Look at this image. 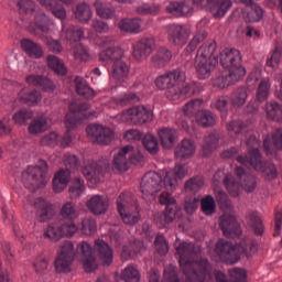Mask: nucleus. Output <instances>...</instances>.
<instances>
[{
  "mask_svg": "<svg viewBox=\"0 0 282 282\" xmlns=\"http://www.w3.org/2000/svg\"><path fill=\"white\" fill-rule=\"evenodd\" d=\"M265 11H263V8L259 4L251 6V9L246 13L245 20L248 23H259L261 19H263V14Z\"/></svg>",
  "mask_w": 282,
  "mask_h": 282,
  "instance_id": "obj_51",
  "label": "nucleus"
},
{
  "mask_svg": "<svg viewBox=\"0 0 282 282\" xmlns=\"http://www.w3.org/2000/svg\"><path fill=\"white\" fill-rule=\"evenodd\" d=\"M25 80L28 85L40 87V89H43V91H54V89H56L54 82L43 75H28Z\"/></svg>",
  "mask_w": 282,
  "mask_h": 282,
  "instance_id": "obj_24",
  "label": "nucleus"
},
{
  "mask_svg": "<svg viewBox=\"0 0 282 282\" xmlns=\"http://www.w3.org/2000/svg\"><path fill=\"white\" fill-rule=\"evenodd\" d=\"M219 228L223 230V235L228 239L241 235V227L239 223H237V218L232 215H223L220 217Z\"/></svg>",
  "mask_w": 282,
  "mask_h": 282,
  "instance_id": "obj_19",
  "label": "nucleus"
},
{
  "mask_svg": "<svg viewBox=\"0 0 282 282\" xmlns=\"http://www.w3.org/2000/svg\"><path fill=\"white\" fill-rule=\"evenodd\" d=\"M167 40L175 47H184L188 41V30L181 24L167 25Z\"/></svg>",
  "mask_w": 282,
  "mask_h": 282,
  "instance_id": "obj_16",
  "label": "nucleus"
},
{
  "mask_svg": "<svg viewBox=\"0 0 282 282\" xmlns=\"http://www.w3.org/2000/svg\"><path fill=\"white\" fill-rule=\"evenodd\" d=\"M70 180L72 173L68 170H59L53 177V191L55 193H63Z\"/></svg>",
  "mask_w": 282,
  "mask_h": 282,
  "instance_id": "obj_27",
  "label": "nucleus"
},
{
  "mask_svg": "<svg viewBox=\"0 0 282 282\" xmlns=\"http://www.w3.org/2000/svg\"><path fill=\"white\" fill-rule=\"evenodd\" d=\"M140 188L145 202H151L155 194L162 191V175L156 172H148L141 180Z\"/></svg>",
  "mask_w": 282,
  "mask_h": 282,
  "instance_id": "obj_9",
  "label": "nucleus"
},
{
  "mask_svg": "<svg viewBox=\"0 0 282 282\" xmlns=\"http://www.w3.org/2000/svg\"><path fill=\"white\" fill-rule=\"evenodd\" d=\"M94 250L97 252L102 265H110L113 263V249L105 240H95Z\"/></svg>",
  "mask_w": 282,
  "mask_h": 282,
  "instance_id": "obj_20",
  "label": "nucleus"
},
{
  "mask_svg": "<svg viewBox=\"0 0 282 282\" xmlns=\"http://www.w3.org/2000/svg\"><path fill=\"white\" fill-rule=\"evenodd\" d=\"M86 206L93 215H105L109 210V198L102 195H94L87 200Z\"/></svg>",
  "mask_w": 282,
  "mask_h": 282,
  "instance_id": "obj_21",
  "label": "nucleus"
},
{
  "mask_svg": "<svg viewBox=\"0 0 282 282\" xmlns=\"http://www.w3.org/2000/svg\"><path fill=\"white\" fill-rule=\"evenodd\" d=\"M94 6L100 19H113L116 11L111 7H107V4L102 3L99 0L95 1Z\"/></svg>",
  "mask_w": 282,
  "mask_h": 282,
  "instance_id": "obj_55",
  "label": "nucleus"
},
{
  "mask_svg": "<svg viewBox=\"0 0 282 282\" xmlns=\"http://www.w3.org/2000/svg\"><path fill=\"white\" fill-rule=\"evenodd\" d=\"M217 65H219L218 58H200L195 57L194 67L199 80H206V78H210L215 69H217Z\"/></svg>",
  "mask_w": 282,
  "mask_h": 282,
  "instance_id": "obj_14",
  "label": "nucleus"
},
{
  "mask_svg": "<svg viewBox=\"0 0 282 282\" xmlns=\"http://www.w3.org/2000/svg\"><path fill=\"white\" fill-rule=\"evenodd\" d=\"M173 58V53L167 47L161 46L158 52L151 57V63L154 67L161 69V67H166Z\"/></svg>",
  "mask_w": 282,
  "mask_h": 282,
  "instance_id": "obj_28",
  "label": "nucleus"
},
{
  "mask_svg": "<svg viewBox=\"0 0 282 282\" xmlns=\"http://www.w3.org/2000/svg\"><path fill=\"white\" fill-rule=\"evenodd\" d=\"M40 3L47 8V10H51L56 19H65V17H67L65 8L56 3V0H40Z\"/></svg>",
  "mask_w": 282,
  "mask_h": 282,
  "instance_id": "obj_44",
  "label": "nucleus"
},
{
  "mask_svg": "<svg viewBox=\"0 0 282 282\" xmlns=\"http://www.w3.org/2000/svg\"><path fill=\"white\" fill-rule=\"evenodd\" d=\"M246 220L247 226H249V228L253 230L257 237H263V234L265 232V226H263V220L261 219V216L252 212L246 216Z\"/></svg>",
  "mask_w": 282,
  "mask_h": 282,
  "instance_id": "obj_31",
  "label": "nucleus"
},
{
  "mask_svg": "<svg viewBox=\"0 0 282 282\" xmlns=\"http://www.w3.org/2000/svg\"><path fill=\"white\" fill-rule=\"evenodd\" d=\"M18 98L20 102L29 105V107H34L35 105H39V101L41 100V93L37 90L22 89L19 93Z\"/></svg>",
  "mask_w": 282,
  "mask_h": 282,
  "instance_id": "obj_38",
  "label": "nucleus"
},
{
  "mask_svg": "<svg viewBox=\"0 0 282 282\" xmlns=\"http://www.w3.org/2000/svg\"><path fill=\"white\" fill-rule=\"evenodd\" d=\"M118 28L121 32H128V34H140L142 32V19H122L118 23Z\"/></svg>",
  "mask_w": 282,
  "mask_h": 282,
  "instance_id": "obj_30",
  "label": "nucleus"
},
{
  "mask_svg": "<svg viewBox=\"0 0 282 282\" xmlns=\"http://www.w3.org/2000/svg\"><path fill=\"white\" fill-rule=\"evenodd\" d=\"M62 219H67L68 221H74L78 214H76V206L72 202L65 203L59 212Z\"/></svg>",
  "mask_w": 282,
  "mask_h": 282,
  "instance_id": "obj_58",
  "label": "nucleus"
},
{
  "mask_svg": "<svg viewBox=\"0 0 282 282\" xmlns=\"http://www.w3.org/2000/svg\"><path fill=\"white\" fill-rule=\"evenodd\" d=\"M73 56L75 61L87 63V61L90 58L89 50H87V47H85L82 43H78L73 47Z\"/></svg>",
  "mask_w": 282,
  "mask_h": 282,
  "instance_id": "obj_59",
  "label": "nucleus"
},
{
  "mask_svg": "<svg viewBox=\"0 0 282 282\" xmlns=\"http://www.w3.org/2000/svg\"><path fill=\"white\" fill-rule=\"evenodd\" d=\"M241 52L236 48H225L220 53V65L225 69H229L230 76L235 80H241L246 76V68L241 66Z\"/></svg>",
  "mask_w": 282,
  "mask_h": 282,
  "instance_id": "obj_6",
  "label": "nucleus"
},
{
  "mask_svg": "<svg viewBox=\"0 0 282 282\" xmlns=\"http://www.w3.org/2000/svg\"><path fill=\"white\" fill-rule=\"evenodd\" d=\"M184 80H186V73L182 68H175L158 76L154 84L158 89H166L167 98L172 100L173 96H177L175 90L177 85L184 83Z\"/></svg>",
  "mask_w": 282,
  "mask_h": 282,
  "instance_id": "obj_5",
  "label": "nucleus"
},
{
  "mask_svg": "<svg viewBox=\"0 0 282 282\" xmlns=\"http://www.w3.org/2000/svg\"><path fill=\"white\" fill-rule=\"evenodd\" d=\"M47 171H50V166L47 165V161L43 159L37 161L36 166H29L25 173L26 186H29L31 191L45 188V184H47V180H45Z\"/></svg>",
  "mask_w": 282,
  "mask_h": 282,
  "instance_id": "obj_7",
  "label": "nucleus"
},
{
  "mask_svg": "<svg viewBox=\"0 0 282 282\" xmlns=\"http://www.w3.org/2000/svg\"><path fill=\"white\" fill-rule=\"evenodd\" d=\"M200 208L204 215H213L217 208L215 204V198L210 195L200 199Z\"/></svg>",
  "mask_w": 282,
  "mask_h": 282,
  "instance_id": "obj_61",
  "label": "nucleus"
},
{
  "mask_svg": "<svg viewBox=\"0 0 282 282\" xmlns=\"http://www.w3.org/2000/svg\"><path fill=\"white\" fill-rule=\"evenodd\" d=\"M230 281L226 280V274L221 271L215 272L216 282H243L247 279L246 271L242 269L229 270Z\"/></svg>",
  "mask_w": 282,
  "mask_h": 282,
  "instance_id": "obj_33",
  "label": "nucleus"
},
{
  "mask_svg": "<svg viewBox=\"0 0 282 282\" xmlns=\"http://www.w3.org/2000/svg\"><path fill=\"white\" fill-rule=\"evenodd\" d=\"M102 166L98 165L96 162H93L89 165L84 166L82 173L90 182H98V180H100V175H102Z\"/></svg>",
  "mask_w": 282,
  "mask_h": 282,
  "instance_id": "obj_41",
  "label": "nucleus"
},
{
  "mask_svg": "<svg viewBox=\"0 0 282 282\" xmlns=\"http://www.w3.org/2000/svg\"><path fill=\"white\" fill-rule=\"evenodd\" d=\"M247 147H252L253 149L249 150L246 156H237V162L239 164H243L245 166H252L254 171L262 173V176L267 182H272V180H276L279 177V171L276 170V165L272 162H263V158L261 156V152L259 151V140L257 137L250 135L247 140Z\"/></svg>",
  "mask_w": 282,
  "mask_h": 282,
  "instance_id": "obj_2",
  "label": "nucleus"
},
{
  "mask_svg": "<svg viewBox=\"0 0 282 282\" xmlns=\"http://www.w3.org/2000/svg\"><path fill=\"white\" fill-rule=\"evenodd\" d=\"M64 231L63 225L50 224L46 230L44 231V239H50L51 241H59L63 239Z\"/></svg>",
  "mask_w": 282,
  "mask_h": 282,
  "instance_id": "obj_45",
  "label": "nucleus"
},
{
  "mask_svg": "<svg viewBox=\"0 0 282 282\" xmlns=\"http://www.w3.org/2000/svg\"><path fill=\"white\" fill-rule=\"evenodd\" d=\"M129 72H131V66L121 57L112 64L110 76L113 80H117V83H124L129 76Z\"/></svg>",
  "mask_w": 282,
  "mask_h": 282,
  "instance_id": "obj_23",
  "label": "nucleus"
},
{
  "mask_svg": "<svg viewBox=\"0 0 282 282\" xmlns=\"http://www.w3.org/2000/svg\"><path fill=\"white\" fill-rule=\"evenodd\" d=\"M74 83L78 96H83V98H87L88 100H91V98H96V91L89 86L87 79L83 77H76Z\"/></svg>",
  "mask_w": 282,
  "mask_h": 282,
  "instance_id": "obj_34",
  "label": "nucleus"
},
{
  "mask_svg": "<svg viewBox=\"0 0 282 282\" xmlns=\"http://www.w3.org/2000/svg\"><path fill=\"white\" fill-rule=\"evenodd\" d=\"M196 150L197 148L193 140L184 139L175 149V158L178 160H188V158H193V155H195Z\"/></svg>",
  "mask_w": 282,
  "mask_h": 282,
  "instance_id": "obj_25",
  "label": "nucleus"
},
{
  "mask_svg": "<svg viewBox=\"0 0 282 282\" xmlns=\"http://www.w3.org/2000/svg\"><path fill=\"white\" fill-rule=\"evenodd\" d=\"M100 63L109 65V63H117L120 58H124V51L120 47H109L101 51L99 54Z\"/></svg>",
  "mask_w": 282,
  "mask_h": 282,
  "instance_id": "obj_26",
  "label": "nucleus"
},
{
  "mask_svg": "<svg viewBox=\"0 0 282 282\" xmlns=\"http://www.w3.org/2000/svg\"><path fill=\"white\" fill-rule=\"evenodd\" d=\"M249 247L254 248V245H248L246 241H242L235 246L232 242L221 238L216 242L215 252L224 263L235 265V263H239L241 260V254L250 257V253H248Z\"/></svg>",
  "mask_w": 282,
  "mask_h": 282,
  "instance_id": "obj_3",
  "label": "nucleus"
},
{
  "mask_svg": "<svg viewBox=\"0 0 282 282\" xmlns=\"http://www.w3.org/2000/svg\"><path fill=\"white\" fill-rule=\"evenodd\" d=\"M224 185L231 197H239V194L241 193V181L232 177L231 175H226L224 178Z\"/></svg>",
  "mask_w": 282,
  "mask_h": 282,
  "instance_id": "obj_46",
  "label": "nucleus"
},
{
  "mask_svg": "<svg viewBox=\"0 0 282 282\" xmlns=\"http://www.w3.org/2000/svg\"><path fill=\"white\" fill-rule=\"evenodd\" d=\"M186 177V166L184 164H177L173 169V171H170L165 174L164 177V185L167 191L175 189V186H177V180H184Z\"/></svg>",
  "mask_w": 282,
  "mask_h": 282,
  "instance_id": "obj_22",
  "label": "nucleus"
},
{
  "mask_svg": "<svg viewBox=\"0 0 282 282\" xmlns=\"http://www.w3.org/2000/svg\"><path fill=\"white\" fill-rule=\"evenodd\" d=\"M202 105H204L203 99H192L189 102L185 104L183 111L188 118H193V116L197 118V115L202 112Z\"/></svg>",
  "mask_w": 282,
  "mask_h": 282,
  "instance_id": "obj_50",
  "label": "nucleus"
},
{
  "mask_svg": "<svg viewBox=\"0 0 282 282\" xmlns=\"http://www.w3.org/2000/svg\"><path fill=\"white\" fill-rule=\"evenodd\" d=\"M129 151H133V147L126 145L115 155L113 164L118 171H129V162L127 161Z\"/></svg>",
  "mask_w": 282,
  "mask_h": 282,
  "instance_id": "obj_40",
  "label": "nucleus"
},
{
  "mask_svg": "<svg viewBox=\"0 0 282 282\" xmlns=\"http://www.w3.org/2000/svg\"><path fill=\"white\" fill-rule=\"evenodd\" d=\"M77 250L80 252L85 272H95L98 269V264H96V257H94V248H91V245L87 241H82Z\"/></svg>",
  "mask_w": 282,
  "mask_h": 282,
  "instance_id": "obj_17",
  "label": "nucleus"
},
{
  "mask_svg": "<svg viewBox=\"0 0 282 282\" xmlns=\"http://www.w3.org/2000/svg\"><path fill=\"white\" fill-rule=\"evenodd\" d=\"M219 147V134L210 133L204 138L202 151L203 156L208 158L213 155V151Z\"/></svg>",
  "mask_w": 282,
  "mask_h": 282,
  "instance_id": "obj_36",
  "label": "nucleus"
},
{
  "mask_svg": "<svg viewBox=\"0 0 282 282\" xmlns=\"http://www.w3.org/2000/svg\"><path fill=\"white\" fill-rule=\"evenodd\" d=\"M142 142H143L144 149H147L149 153H151L152 155H155V153H158L159 151L158 139L153 137V134H145Z\"/></svg>",
  "mask_w": 282,
  "mask_h": 282,
  "instance_id": "obj_63",
  "label": "nucleus"
},
{
  "mask_svg": "<svg viewBox=\"0 0 282 282\" xmlns=\"http://www.w3.org/2000/svg\"><path fill=\"white\" fill-rule=\"evenodd\" d=\"M239 79H235L234 76L230 75V72L227 74L219 75L214 80V85L219 87L220 89H225V87H230V85L237 83Z\"/></svg>",
  "mask_w": 282,
  "mask_h": 282,
  "instance_id": "obj_62",
  "label": "nucleus"
},
{
  "mask_svg": "<svg viewBox=\"0 0 282 282\" xmlns=\"http://www.w3.org/2000/svg\"><path fill=\"white\" fill-rule=\"evenodd\" d=\"M34 118V112L28 109H21L13 115V121L15 124H28V120H32Z\"/></svg>",
  "mask_w": 282,
  "mask_h": 282,
  "instance_id": "obj_60",
  "label": "nucleus"
},
{
  "mask_svg": "<svg viewBox=\"0 0 282 282\" xmlns=\"http://www.w3.org/2000/svg\"><path fill=\"white\" fill-rule=\"evenodd\" d=\"M35 208V218L40 221V224H45L54 218L56 215V209H54V205L43 197H39L34 202Z\"/></svg>",
  "mask_w": 282,
  "mask_h": 282,
  "instance_id": "obj_15",
  "label": "nucleus"
},
{
  "mask_svg": "<svg viewBox=\"0 0 282 282\" xmlns=\"http://www.w3.org/2000/svg\"><path fill=\"white\" fill-rule=\"evenodd\" d=\"M196 122L199 127L208 129V127L217 124V116L210 110H200V112L196 113Z\"/></svg>",
  "mask_w": 282,
  "mask_h": 282,
  "instance_id": "obj_37",
  "label": "nucleus"
},
{
  "mask_svg": "<svg viewBox=\"0 0 282 282\" xmlns=\"http://www.w3.org/2000/svg\"><path fill=\"white\" fill-rule=\"evenodd\" d=\"M231 105L235 109H241L248 100V88L240 86L231 93Z\"/></svg>",
  "mask_w": 282,
  "mask_h": 282,
  "instance_id": "obj_39",
  "label": "nucleus"
},
{
  "mask_svg": "<svg viewBox=\"0 0 282 282\" xmlns=\"http://www.w3.org/2000/svg\"><path fill=\"white\" fill-rule=\"evenodd\" d=\"M21 48L32 58H43V47L41 44L35 43L32 40H22Z\"/></svg>",
  "mask_w": 282,
  "mask_h": 282,
  "instance_id": "obj_35",
  "label": "nucleus"
},
{
  "mask_svg": "<svg viewBox=\"0 0 282 282\" xmlns=\"http://www.w3.org/2000/svg\"><path fill=\"white\" fill-rule=\"evenodd\" d=\"M121 279L124 282H140V271L133 264H129L122 271Z\"/></svg>",
  "mask_w": 282,
  "mask_h": 282,
  "instance_id": "obj_56",
  "label": "nucleus"
},
{
  "mask_svg": "<svg viewBox=\"0 0 282 282\" xmlns=\"http://www.w3.org/2000/svg\"><path fill=\"white\" fill-rule=\"evenodd\" d=\"M93 14L94 13L91 12V7L85 2L77 4L75 9V18L80 23H89V21H91Z\"/></svg>",
  "mask_w": 282,
  "mask_h": 282,
  "instance_id": "obj_43",
  "label": "nucleus"
},
{
  "mask_svg": "<svg viewBox=\"0 0 282 282\" xmlns=\"http://www.w3.org/2000/svg\"><path fill=\"white\" fill-rule=\"evenodd\" d=\"M47 131V118L44 116L35 118L29 126V133L31 135H36Z\"/></svg>",
  "mask_w": 282,
  "mask_h": 282,
  "instance_id": "obj_48",
  "label": "nucleus"
},
{
  "mask_svg": "<svg viewBox=\"0 0 282 282\" xmlns=\"http://www.w3.org/2000/svg\"><path fill=\"white\" fill-rule=\"evenodd\" d=\"M129 204V194L121 193L117 198L118 213L127 226H135L140 221V212H127L126 206Z\"/></svg>",
  "mask_w": 282,
  "mask_h": 282,
  "instance_id": "obj_12",
  "label": "nucleus"
},
{
  "mask_svg": "<svg viewBox=\"0 0 282 282\" xmlns=\"http://www.w3.org/2000/svg\"><path fill=\"white\" fill-rule=\"evenodd\" d=\"M159 138L163 149H173L175 144V130L165 128L159 131Z\"/></svg>",
  "mask_w": 282,
  "mask_h": 282,
  "instance_id": "obj_47",
  "label": "nucleus"
},
{
  "mask_svg": "<svg viewBox=\"0 0 282 282\" xmlns=\"http://www.w3.org/2000/svg\"><path fill=\"white\" fill-rule=\"evenodd\" d=\"M265 113L270 120L282 122V106L276 101L267 102Z\"/></svg>",
  "mask_w": 282,
  "mask_h": 282,
  "instance_id": "obj_42",
  "label": "nucleus"
},
{
  "mask_svg": "<svg viewBox=\"0 0 282 282\" xmlns=\"http://www.w3.org/2000/svg\"><path fill=\"white\" fill-rule=\"evenodd\" d=\"M195 84H186L183 88H180L178 84H176V96H172V100H180V98H191V96H195Z\"/></svg>",
  "mask_w": 282,
  "mask_h": 282,
  "instance_id": "obj_53",
  "label": "nucleus"
},
{
  "mask_svg": "<svg viewBox=\"0 0 282 282\" xmlns=\"http://www.w3.org/2000/svg\"><path fill=\"white\" fill-rule=\"evenodd\" d=\"M166 10L170 14L175 17H187V14L193 13V3L191 1L184 2H172L166 7Z\"/></svg>",
  "mask_w": 282,
  "mask_h": 282,
  "instance_id": "obj_29",
  "label": "nucleus"
},
{
  "mask_svg": "<svg viewBox=\"0 0 282 282\" xmlns=\"http://www.w3.org/2000/svg\"><path fill=\"white\" fill-rule=\"evenodd\" d=\"M35 25L41 32H50V18L43 12H37L35 15Z\"/></svg>",
  "mask_w": 282,
  "mask_h": 282,
  "instance_id": "obj_64",
  "label": "nucleus"
},
{
  "mask_svg": "<svg viewBox=\"0 0 282 282\" xmlns=\"http://www.w3.org/2000/svg\"><path fill=\"white\" fill-rule=\"evenodd\" d=\"M206 39H208V32L198 31L193 36V39L189 41V43L187 44V46L185 48L187 54H193V52H195V50H197V46L199 45V43H204V41H206Z\"/></svg>",
  "mask_w": 282,
  "mask_h": 282,
  "instance_id": "obj_52",
  "label": "nucleus"
},
{
  "mask_svg": "<svg viewBox=\"0 0 282 282\" xmlns=\"http://www.w3.org/2000/svg\"><path fill=\"white\" fill-rule=\"evenodd\" d=\"M82 232L86 235V237H91V235H96V230H98V225L96 224V219L91 217H86L82 220Z\"/></svg>",
  "mask_w": 282,
  "mask_h": 282,
  "instance_id": "obj_57",
  "label": "nucleus"
},
{
  "mask_svg": "<svg viewBox=\"0 0 282 282\" xmlns=\"http://www.w3.org/2000/svg\"><path fill=\"white\" fill-rule=\"evenodd\" d=\"M155 50V39L154 37H142L135 44H133L132 56L139 63L147 61L148 57L153 54Z\"/></svg>",
  "mask_w": 282,
  "mask_h": 282,
  "instance_id": "obj_13",
  "label": "nucleus"
},
{
  "mask_svg": "<svg viewBox=\"0 0 282 282\" xmlns=\"http://www.w3.org/2000/svg\"><path fill=\"white\" fill-rule=\"evenodd\" d=\"M68 109L70 112L67 113L65 118V127L67 131L61 141V147L63 149H67V147L72 144V133H69V131L76 129L78 124H82L83 121L86 120L87 115H85V111L89 109V104L70 102Z\"/></svg>",
  "mask_w": 282,
  "mask_h": 282,
  "instance_id": "obj_4",
  "label": "nucleus"
},
{
  "mask_svg": "<svg viewBox=\"0 0 282 282\" xmlns=\"http://www.w3.org/2000/svg\"><path fill=\"white\" fill-rule=\"evenodd\" d=\"M86 133L91 142L97 144L107 145L111 144L115 134L110 128L102 127L100 124H90L86 128Z\"/></svg>",
  "mask_w": 282,
  "mask_h": 282,
  "instance_id": "obj_11",
  "label": "nucleus"
},
{
  "mask_svg": "<svg viewBox=\"0 0 282 282\" xmlns=\"http://www.w3.org/2000/svg\"><path fill=\"white\" fill-rule=\"evenodd\" d=\"M194 6L209 10L214 19L226 17V12L232 8V0H193Z\"/></svg>",
  "mask_w": 282,
  "mask_h": 282,
  "instance_id": "obj_10",
  "label": "nucleus"
},
{
  "mask_svg": "<svg viewBox=\"0 0 282 282\" xmlns=\"http://www.w3.org/2000/svg\"><path fill=\"white\" fill-rule=\"evenodd\" d=\"M46 61L50 69L55 72V74H58L59 76H65V74H67V67H65V64L57 56L48 55Z\"/></svg>",
  "mask_w": 282,
  "mask_h": 282,
  "instance_id": "obj_49",
  "label": "nucleus"
},
{
  "mask_svg": "<svg viewBox=\"0 0 282 282\" xmlns=\"http://www.w3.org/2000/svg\"><path fill=\"white\" fill-rule=\"evenodd\" d=\"M176 252L180 256L178 263L186 276V282H205L210 270V262L206 258L195 260V257H197L195 245L193 242H181ZM165 279L169 282H180L175 272H170L169 275L165 274Z\"/></svg>",
  "mask_w": 282,
  "mask_h": 282,
  "instance_id": "obj_1",
  "label": "nucleus"
},
{
  "mask_svg": "<svg viewBox=\"0 0 282 282\" xmlns=\"http://www.w3.org/2000/svg\"><path fill=\"white\" fill-rule=\"evenodd\" d=\"M75 257L76 252H74V243L72 241H65L54 261L55 271L58 274H69Z\"/></svg>",
  "mask_w": 282,
  "mask_h": 282,
  "instance_id": "obj_8",
  "label": "nucleus"
},
{
  "mask_svg": "<svg viewBox=\"0 0 282 282\" xmlns=\"http://www.w3.org/2000/svg\"><path fill=\"white\" fill-rule=\"evenodd\" d=\"M85 181L80 177L73 180V185L69 187L68 193L72 199L80 197L85 193Z\"/></svg>",
  "mask_w": 282,
  "mask_h": 282,
  "instance_id": "obj_54",
  "label": "nucleus"
},
{
  "mask_svg": "<svg viewBox=\"0 0 282 282\" xmlns=\"http://www.w3.org/2000/svg\"><path fill=\"white\" fill-rule=\"evenodd\" d=\"M126 116L132 124L139 126L147 124V122L153 120V112L144 106H137L128 109Z\"/></svg>",
  "mask_w": 282,
  "mask_h": 282,
  "instance_id": "obj_18",
  "label": "nucleus"
},
{
  "mask_svg": "<svg viewBox=\"0 0 282 282\" xmlns=\"http://www.w3.org/2000/svg\"><path fill=\"white\" fill-rule=\"evenodd\" d=\"M217 52V43L215 41H208L203 43L196 53V58H217L219 61V55Z\"/></svg>",
  "mask_w": 282,
  "mask_h": 282,
  "instance_id": "obj_32",
  "label": "nucleus"
}]
</instances>
